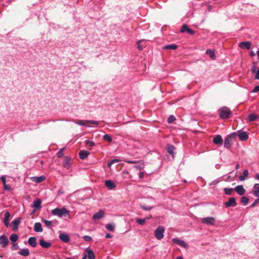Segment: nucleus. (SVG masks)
I'll list each match as a JSON object with an SVG mask.
<instances>
[{
    "label": "nucleus",
    "instance_id": "f257e3e1",
    "mask_svg": "<svg viewBox=\"0 0 259 259\" xmlns=\"http://www.w3.org/2000/svg\"><path fill=\"white\" fill-rule=\"evenodd\" d=\"M51 213L53 215L57 216L59 218L62 217H66L69 215V211L67 210L65 207L62 208H56L51 210Z\"/></svg>",
    "mask_w": 259,
    "mask_h": 259
},
{
    "label": "nucleus",
    "instance_id": "f03ea898",
    "mask_svg": "<svg viewBox=\"0 0 259 259\" xmlns=\"http://www.w3.org/2000/svg\"><path fill=\"white\" fill-rule=\"evenodd\" d=\"M220 116L222 118H228L231 114V110L226 107H221L219 110Z\"/></svg>",
    "mask_w": 259,
    "mask_h": 259
},
{
    "label": "nucleus",
    "instance_id": "7ed1b4c3",
    "mask_svg": "<svg viewBox=\"0 0 259 259\" xmlns=\"http://www.w3.org/2000/svg\"><path fill=\"white\" fill-rule=\"evenodd\" d=\"M164 230L163 227L161 226H158L156 229L154 231V235L158 240H161L163 238Z\"/></svg>",
    "mask_w": 259,
    "mask_h": 259
},
{
    "label": "nucleus",
    "instance_id": "20e7f679",
    "mask_svg": "<svg viewBox=\"0 0 259 259\" xmlns=\"http://www.w3.org/2000/svg\"><path fill=\"white\" fill-rule=\"evenodd\" d=\"M201 222L207 225H213L215 222V219L213 217H206L202 219Z\"/></svg>",
    "mask_w": 259,
    "mask_h": 259
},
{
    "label": "nucleus",
    "instance_id": "39448f33",
    "mask_svg": "<svg viewBox=\"0 0 259 259\" xmlns=\"http://www.w3.org/2000/svg\"><path fill=\"white\" fill-rule=\"evenodd\" d=\"M181 32L184 33L185 32H187L188 34H190L191 35H193L195 33L194 31H193L192 29L189 28L187 25L184 24L182 26V28L180 30Z\"/></svg>",
    "mask_w": 259,
    "mask_h": 259
},
{
    "label": "nucleus",
    "instance_id": "423d86ee",
    "mask_svg": "<svg viewBox=\"0 0 259 259\" xmlns=\"http://www.w3.org/2000/svg\"><path fill=\"white\" fill-rule=\"evenodd\" d=\"M225 205L226 207H229L231 206H235L237 205V203L235 198L234 197H231L229 199L228 201L225 203Z\"/></svg>",
    "mask_w": 259,
    "mask_h": 259
},
{
    "label": "nucleus",
    "instance_id": "0eeeda50",
    "mask_svg": "<svg viewBox=\"0 0 259 259\" xmlns=\"http://www.w3.org/2000/svg\"><path fill=\"white\" fill-rule=\"evenodd\" d=\"M172 241L174 243L178 244L179 245L184 248H188V245L186 243V242L182 240L179 239L178 238H173L172 239Z\"/></svg>",
    "mask_w": 259,
    "mask_h": 259
},
{
    "label": "nucleus",
    "instance_id": "6e6552de",
    "mask_svg": "<svg viewBox=\"0 0 259 259\" xmlns=\"http://www.w3.org/2000/svg\"><path fill=\"white\" fill-rule=\"evenodd\" d=\"M21 218L19 217L15 219L12 222V227L13 230L16 231L18 229V226L21 223Z\"/></svg>",
    "mask_w": 259,
    "mask_h": 259
},
{
    "label": "nucleus",
    "instance_id": "1a4fd4ad",
    "mask_svg": "<svg viewBox=\"0 0 259 259\" xmlns=\"http://www.w3.org/2000/svg\"><path fill=\"white\" fill-rule=\"evenodd\" d=\"M232 135L228 136L225 140L224 146L227 148H229L232 144V139L233 138Z\"/></svg>",
    "mask_w": 259,
    "mask_h": 259
},
{
    "label": "nucleus",
    "instance_id": "9d476101",
    "mask_svg": "<svg viewBox=\"0 0 259 259\" xmlns=\"http://www.w3.org/2000/svg\"><path fill=\"white\" fill-rule=\"evenodd\" d=\"M59 238L62 241L65 243H68L70 241L69 236L65 233H60L59 234Z\"/></svg>",
    "mask_w": 259,
    "mask_h": 259
},
{
    "label": "nucleus",
    "instance_id": "9b49d317",
    "mask_svg": "<svg viewBox=\"0 0 259 259\" xmlns=\"http://www.w3.org/2000/svg\"><path fill=\"white\" fill-rule=\"evenodd\" d=\"M9 240L8 238L4 235L0 236V245L2 247H5L8 244Z\"/></svg>",
    "mask_w": 259,
    "mask_h": 259
},
{
    "label": "nucleus",
    "instance_id": "f8f14e48",
    "mask_svg": "<svg viewBox=\"0 0 259 259\" xmlns=\"http://www.w3.org/2000/svg\"><path fill=\"white\" fill-rule=\"evenodd\" d=\"M234 190L240 195H243L245 193V189L242 185H238L234 188Z\"/></svg>",
    "mask_w": 259,
    "mask_h": 259
},
{
    "label": "nucleus",
    "instance_id": "ddd939ff",
    "mask_svg": "<svg viewBox=\"0 0 259 259\" xmlns=\"http://www.w3.org/2000/svg\"><path fill=\"white\" fill-rule=\"evenodd\" d=\"M104 215V212L103 210H100L98 212L95 213L93 217L94 220H98L101 219Z\"/></svg>",
    "mask_w": 259,
    "mask_h": 259
},
{
    "label": "nucleus",
    "instance_id": "4468645a",
    "mask_svg": "<svg viewBox=\"0 0 259 259\" xmlns=\"http://www.w3.org/2000/svg\"><path fill=\"white\" fill-rule=\"evenodd\" d=\"M30 179L33 182L39 183L45 181L46 179V177L44 176H41L40 177H31Z\"/></svg>",
    "mask_w": 259,
    "mask_h": 259
},
{
    "label": "nucleus",
    "instance_id": "2eb2a0df",
    "mask_svg": "<svg viewBox=\"0 0 259 259\" xmlns=\"http://www.w3.org/2000/svg\"><path fill=\"white\" fill-rule=\"evenodd\" d=\"M72 165V160L71 159L68 157L66 156L64 159V162L63 165L65 168H69Z\"/></svg>",
    "mask_w": 259,
    "mask_h": 259
},
{
    "label": "nucleus",
    "instance_id": "dca6fc26",
    "mask_svg": "<svg viewBox=\"0 0 259 259\" xmlns=\"http://www.w3.org/2000/svg\"><path fill=\"white\" fill-rule=\"evenodd\" d=\"M41 201L40 199H37L33 202L32 207L34 208V211L41 207Z\"/></svg>",
    "mask_w": 259,
    "mask_h": 259
},
{
    "label": "nucleus",
    "instance_id": "f3484780",
    "mask_svg": "<svg viewBox=\"0 0 259 259\" xmlns=\"http://www.w3.org/2000/svg\"><path fill=\"white\" fill-rule=\"evenodd\" d=\"M238 136L239 139L243 141H246L248 139V135L246 132L242 131L240 132L238 134Z\"/></svg>",
    "mask_w": 259,
    "mask_h": 259
},
{
    "label": "nucleus",
    "instance_id": "a211bd4d",
    "mask_svg": "<svg viewBox=\"0 0 259 259\" xmlns=\"http://www.w3.org/2000/svg\"><path fill=\"white\" fill-rule=\"evenodd\" d=\"M241 49H250L251 43L249 41L241 42L238 45Z\"/></svg>",
    "mask_w": 259,
    "mask_h": 259
},
{
    "label": "nucleus",
    "instance_id": "6ab92c4d",
    "mask_svg": "<svg viewBox=\"0 0 259 259\" xmlns=\"http://www.w3.org/2000/svg\"><path fill=\"white\" fill-rule=\"evenodd\" d=\"M10 213L9 211L5 212L4 223L7 227H8L9 226V220L10 219Z\"/></svg>",
    "mask_w": 259,
    "mask_h": 259
},
{
    "label": "nucleus",
    "instance_id": "aec40b11",
    "mask_svg": "<svg viewBox=\"0 0 259 259\" xmlns=\"http://www.w3.org/2000/svg\"><path fill=\"white\" fill-rule=\"evenodd\" d=\"M105 186L110 190H112L116 187V185L111 180H106L105 181Z\"/></svg>",
    "mask_w": 259,
    "mask_h": 259
},
{
    "label": "nucleus",
    "instance_id": "412c9836",
    "mask_svg": "<svg viewBox=\"0 0 259 259\" xmlns=\"http://www.w3.org/2000/svg\"><path fill=\"white\" fill-rule=\"evenodd\" d=\"M252 192L254 196H259V184L256 183L254 185Z\"/></svg>",
    "mask_w": 259,
    "mask_h": 259
},
{
    "label": "nucleus",
    "instance_id": "4be33fe9",
    "mask_svg": "<svg viewBox=\"0 0 259 259\" xmlns=\"http://www.w3.org/2000/svg\"><path fill=\"white\" fill-rule=\"evenodd\" d=\"M39 244L41 247L45 248H48L51 246V243L50 242H46L44 239H40L39 240Z\"/></svg>",
    "mask_w": 259,
    "mask_h": 259
},
{
    "label": "nucleus",
    "instance_id": "5701e85b",
    "mask_svg": "<svg viewBox=\"0 0 259 259\" xmlns=\"http://www.w3.org/2000/svg\"><path fill=\"white\" fill-rule=\"evenodd\" d=\"M34 230L36 232H41L43 231L41 224L40 223H35L34 225Z\"/></svg>",
    "mask_w": 259,
    "mask_h": 259
},
{
    "label": "nucleus",
    "instance_id": "b1692460",
    "mask_svg": "<svg viewBox=\"0 0 259 259\" xmlns=\"http://www.w3.org/2000/svg\"><path fill=\"white\" fill-rule=\"evenodd\" d=\"M213 142L217 145H222L223 140L220 135L216 136L213 139Z\"/></svg>",
    "mask_w": 259,
    "mask_h": 259
},
{
    "label": "nucleus",
    "instance_id": "393cba45",
    "mask_svg": "<svg viewBox=\"0 0 259 259\" xmlns=\"http://www.w3.org/2000/svg\"><path fill=\"white\" fill-rule=\"evenodd\" d=\"M89 154L90 152L87 150H81L79 153V157L81 159L86 158Z\"/></svg>",
    "mask_w": 259,
    "mask_h": 259
},
{
    "label": "nucleus",
    "instance_id": "a878e982",
    "mask_svg": "<svg viewBox=\"0 0 259 259\" xmlns=\"http://www.w3.org/2000/svg\"><path fill=\"white\" fill-rule=\"evenodd\" d=\"M205 54L208 55L211 60H214L215 59L214 50H206Z\"/></svg>",
    "mask_w": 259,
    "mask_h": 259
},
{
    "label": "nucleus",
    "instance_id": "bb28decb",
    "mask_svg": "<svg viewBox=\"0 0 259 259\" xmlns=\"http://www.w3.org/2000/svg\"><path fill=\"white\" fill-rule=\"evenodd\" d=\"M36 238L34 237H30L28 240V244L32 247H35L36 246L37 242Z\"/></svg>",
    "mask_w": 259,
    "mask_h": 259
},
{
    "label": "nucleus",
    "instance_id": "cd10ccee",
    "mask_svg": "<svg viewBox=\"0 0 259 259\" xmlns=\"http://www.w3.org/2000/svg\"><path fill=\"white\" fill-rule=\"evenodd\" d=\"M138 44V49H142V48H145L148 46V45L146 44L147 43V41H146L144 40H141L139 41H137ZM149 43V42H148Z\"/></svg>",
    "mask_w": 259,
    "mask_h": 259
},
{
    "label": "nucleus",
    "instance_id": "c85d7f7f",
    "mask_svg": "<svg viewBox=\"0 0 259 259\" xmlns=\"http://www.w3.org/2000/svg\"><path fill=\"white\" fill-rule=\"evenodd\" d=\"M18 254L23 256H27L29 254V250L28 248L22 249L18 252Z\"/></svg>",
    "mask_w": 259,
    "mask_h": 259
},
{
    "label": "nucleus",
    "instance_id": "c756f323",
    "mask_svg": "<svg viewBox=\"0 0 259 259\" xmlns=\"http://www.w3.org/2000/svg\"><path fill=\"white\" fill-rule=\"evenodd\" d=\"M249 172L247 169H245L243 171V175L242 176H240L239 177V180L240 181H243L245 180L246 178H247L248 176Z\"/></svg>",
    "mask_w": 259,
    "mask_h": 259
},
{
    "label": "nucleus",
    "instance_id": "7c9ffc66",
    "mask_svg": "<svg viewBox=\"0 0 259 259\" xmlns=\"http://www.w3.org/2000/svg\"><path fill=\"white\" fill-rule=\"evenodd\" d=\"M88 252V256L89 259H95V255L93 251L89 248L86 250Z\"/></svg>",
    "mask_w": 259,
    "mask_h": 259
},
{
    "label": "nucleus",
    "instance_id": "2f4dec72",
    "mask_svg": "<svg viewBox=\"0 0 259 259\" xmlns=\"http://www.w3.org/2000/svg\"><path fill=\"white\" fill-rule=\"evenodd\" d=\"M87 120H77V121H75V123L76 124L80 125H84V126L89 127V125L88 124V123L87 122Z\"/></svg>",
    "mask_w": 259,
    "mask_h": 259
},
{
    "label": "nucleus",
    "instance_id": "473e14b6",
    "mask_svg": "<svg viewBox=\"0 0 259 259\" xmlns=\"http://www.w3.org/2000/svg\"><path fill=\"white\" fill-rule=\"evenodd\" d=\"M175 149V147L173 145H168L167 146V150L168 152L171 155L174 154Z\"/></svg>",
    "mask_w": 259,
    "mask_h": 259
},
{
    "label": "nucleus",
    "instance_id": "72a5a7b5",
    "mask_svg": "<svg viewBox=\"0 0 259 259\" xmlns=\"http://www.w3.org/2000/svg\"><path fill=\"white\" fill-rule=\"evenodd\" d=\"M115 225L114 224H108L106 225L105 227L106 228L110 231H113L115 229Z\"/></svg>",
    "mask_w": 259,
    "mask_h": 259
},
{
    "label": "nucleus",
    "instance_id": "f704fd0d",
    "mask_svg": "<svg viewBox=\"0 0 259 259\" xmlns=\"http://www.w3.org/2000/svg\"><path fill=\"white\" fill-rule=\"evenodd\" d=\"M241 202L243 205H246L249 202V198L247 197L243 196L241 198Z\"/></svg>",
    "mask_w": 259,
    "mask_h": 259
},
{
    "label": "nucleus",
    "instance_id": "c9c22d12",
    "mask_svg": "<svg viewBox=\"0 0 259 259\" xmlns=\"http://www.w3.org/2000/svg\"><path fill=\"white\" fill-rule=\"evenodd\" d=\"M257 118H258V116L256 115H255V114H253V113L250 114L248 116V120L250 121H254L255 119H256Z\"/></svg>",
    "mask_w": 259,
    "mask_h": 259
},
{
    "label": "nucleus",
    "instance_id": "e433bc0d",
    "mask_svg": "<svg viewBox=\"0 0 259 259\" xmlns=\"http://www.w3.org/2000/svg\"><path fill=\"white\" fill-rule=\"evenodd\" d=\"M178 46L176 44L166 45L162 47V49H177Z\"/></svg>",
    "mask_w": 259,
    "mask_h": 259
},
{
    "label": "nucleus",
    "instance_id": "4c0bfd02",
    "mask_svg": "<svg viewBox=\"0 0 259 259\" xmlns=\"http://www.w3.org/2000/svg\"><path fill=\"white\" fill-rule=\"evenodd\" d=\"M224 191L226 195H230L232 194V193L233 191V189L225 188H224Z\"/></svg>",
    "mask_w": 259,
    "mask_h": 259
},
{
    "label": "nucleus",
    "instance_id": "58836bf2",
    "mask_svg": "<svg viewBox=\"0 0 259 259\" xmlns=\"http://www.w3.org/2000/svg\"><path fill=\"white\" fill-rule=\"evenodd\" d=\"M10 240L13 242H15L16 241H17L18 239V236L17 234H12L11 236H10Z\"/></svg>",
    "mask_w": 259,
    "mask_h": 259
},
{
    "label": "nucleus",
    "instance_id": "ea45409f",
    "mask_svg": "<svg viewBox=\"0 0 259 259\" xmlns=\"http://www.w3.org/2000/svg\"><path fill=\"white\" fill-rule=\"evenodd\" d=\"M103 138L105 141H106L108 142H111L112 140V138L111 136H110L109 135H105L103 136Z\"/></svg>",
    "mask_w": 259,
    "mask_h": 259
},
{
    "label": "nucleus",
    "instance_id": "a19ab883",
    "mask_svg": "<svg viewBox=\"0 0 259 259\" xmlns=\"http://www.w3.org/2000/svg\"><path fill=\"white\" fill-rule=\"evenodd\" d=\"M42 221L45 223L46 226L48 228H51L52 227V222L51 221H47L46 220H44Z\"/></svg>",
    "mask_w": 259,
    "mask_h": 259
},
{
    "label": "nucleus",
    "instance_id": "79ce46f5",
    "mask_svg": "<svg viewBox=\"0 0 259 259\" xmlns=\"http://www.w3.org/2000/svg\"><path fill=\"white\" fill-rule=\"evenodd\" d=\"M146 219H136L137 222L139 225H144L145 224V223L146 222Z\"/></svg>",
    "mask_w": 259,
    "mask_h": 259
},
{
    "label": "nucleus",
    "instance_id": "37998d69",
    "mask_svg": "<svg viewBox=\"0 0 259 259\" xmlns=\"http://www.w3.org/2000/svg\"><path fill=\"white\" fill-rule=\"evenodd\" d=\"M134 167L138 169H141L144 167V163L143 162H141L140 163L136 164Z\"/></svg>",
    "mask_w": 259,
    "mask_h": 259
},
{
    "label": "nucleus",
    "instance_id": "c03bdc74",
    "mask_svg": "<svg viewBox=\"0 0 259 259\" xmlns=\"http://www.w3.org/2000/svg\"><path fill=\"white\" fill-rule=\"evenodd\" d=\"M65 150V148L61 149L57 153V155L58 157H62L63 156V152Z\"/></svg>",
    "mask_w": 259,
    "mask_h": 259
},
{
    "label": "nucleus",
    "instance_id": "a18cd8bd",
    "mask_svg": "<svg viewBox=\"0 0 259 259\" xmlns=\"http://www.w3.org/2000/svg\"><path fill=\"white\" fill-rule=\"evenodd\" d=\"M176 119L175 117L173 115H170L167 119V122L169 123L172 122Z\"/></svg>",
    "mask_w": 259,
    "mask_h": 259
},
{
    "label": "nucleus",
    "instance_id": "49530a36",
    "mask_svg": "<svg viewBox=\"0 0 259 259\" xmlns=\"http://www.w3.org/2000/svg\"><path fill=\"white\" fill-rule=\"evenodd\" d=\"M4 190L8 191H11L12 190L11 186L10 185L5 184L4 185Z\"/></svg>",
    "mask_w": 259,
    "mask_h": 259
},
{
    "label": "nucleus",
    "instance_id": "de8ad7c7",
    "mask_svg": "<svg viewBox=\"0 0 259 259\" xmlns=\"http://www.w3.org/2000/svg\"><path fill=\"white\" fill-rule=\"evenodd\" d=\"M86 144L87 146H89L90 147H92L95 145L94 142L93 141H86Z\"/></svg>",
    "mask_w": 259,
    "mask_h": 259
},
{
    "label": "nucleus",
    "instance_id": "09e8293b",
    "mask_svg": "<svg viewBox=\"0 0 259 259\" xmlns=\"http://www.w3.org/2000/svg\"><path fill=\"white\" fill-rule=\"evenodd\" d=\"M83 238L84 240L85 241H90L92 240V238L91 237H90L89 236H87V235L84 236Z\"/></svg>",
    "mask_w": 259,
    "mask_h": 259
},
{
    "label": "nucleus",
    "instance_id": "8fccbe9b",
    "mask_svg": "<svg viewBox=\"0 0 259 259\" xmlns=\"http://www.w3.org/2000/svg\"><path fill=\"white\" fill-rule=\"evenodd\" d=\"M87 122L88 123H91L95 125H98L99 124V121H95V120H87Z\"/></svg>",
    "mask_w": 259,
    "mask_h": 259
},
{
    "label": "nucleus",
    "instance_id": "3c124183",
    "mask_svg": "<svg viewBox=\"0 0 259 259\" xmlns=\"http://www.w3.org/2000/svg\"><path fill=\"white\" fill-rule=\"evenodd\" d=\"M1 181L3 184V185H5V184H6V177L5 176H2L1 177Z\"/></svg>",
    "mask_w": 259,
    "mask_h": 259
},
{
    "label": "nucleus",
    "instance_id": "603ef678",
    "mask_svg": "<svg viewBox=\"0 0 259 259\" xmlns=\"http://www.w3.org/2000/svg\"><path fill=\"white\" fill-rule=\"evenodd\" d=\"M259 203V199L257 198L255 200L253 203L251 204V207H254L256 204Z\"/></svg>",
    "mask_w": 259,
    "mask_h": 259
},
{
    "label": "nucleus",
    "instance_id": "864d4df0",
    "mask_svg": "<svg viewBox=\"0 0 259 259\" xmlns=\"http://www.w3.org/2000/svg\"><path fill=\"white\" fill-rule=\"evenodd\" d=\"M259 92V85H257L254 87V89L252 91V92L253 93H256Z\"/></svg>",
    "mask_w": 259,
    "mask_h": 259
},
{
    "label": "nucleus",
    "instance_id": "5fc2aeb1",
    "mask_svg": "<svg viewBox=\"0 0 259 259\" xmlns=\"http://www.w3.org/2000/svg\"><path fill=\"white\" fill-rule=\"evenodd\" d=\"M125 162L128 163H131V164H135V163H136V161H134V160H125Z\"/></svg>",
    "mask_w": 259,
    "mask_h": 259
},
{
    "label": "nucleus",
    "instance_id": "6e6d98bb",
    "mask_svg": "<svg viewBox=\"0 0 259 259\" xmlns=\"http://www.w3.org/2000/svg\"><path fill=\"white\" fill-rule=\"evenodd\" d=\"M18 248V244L14 243L13 244V246H12V249H14V250H16V249H17Z\"/></svg>",
    "mask_w": 259,
    "mask_h": 259
},
{
    "label": "nucleus",
    "instance_id": "4d7b16f0",
    "mask_svg": "<svg viewBox=\"0 0 259 259\" xmlns=\"http://www.w3.org/2000/svg\"><path fill=\"white\" fill-rule=\"evenodd\" d=\"M255 79H259V68L257 69V71L256 73V75L255 76Z\"/></svg>",
    "mask_w": 259,
    "mask_h": 259
},
{
    "label": "nucleus",
    "instance_id": "13d9d810",
    "mask_svg": "<svg viewBox=\"0 0 259 259\" xmlns=\"http://www.w3.org/2000/svg\"><path fill=\"white\" fill-rule=\"evenodd\" d=\"M152 207H146V206H143L142 208L146 210H150L152 209Z\"/></svg>",
    "mask_w": 259,
    "mask_h": 259
},
{
    "label": "nucleus",
    "instance_id": "bf43d9fd",
    "mask_svg": "<svg viewBox=\"0 0 259 259\" xmlns=\"http://www.w3.org/2000/svg\"><path fill=\"white\" fill-rule=\"evenodd\" d=\"M219 182V181L218 180H214L210 184V185H216V184H218Z\"/></svg>",
    "mask_w": 259,
    "mask_h": 259
},
{
    "label": "nucleus",
    "instance_id": "052dcab7",
    "mask_svg": "<svg viewBox=\"0 0 259 259\" xmlns=\"http://www.w3.org/2000/svg\"><path fill=\"white\" fill-rule=\"evenodd\" d=\"M144 174L143 172H141L140 174V175H139V177L140 179H143L144 178Z\"/></svg>",
    "mask_w": 259,
    "mask_h": 259
},
{
    "label": "nucleus",
    "instance_id": "680f3d73",
    "mask_svg": "<svg viewBox=\"0 0 259 259\" xmlns=\"http://www.w3.org/2000/svg\"><path fill=\"white\" fill-rule=\"evenodd\" d=\"M105 237L107 238H111L112 236L110 234L108 233V234H106Z\"/></svg>",
    "mask_w": 259,
    "mask_h": 259
},
{
    "label": "nucleus",
    "instance_id": "e2e57ef3",
    "mask_svg": "<svg viewBox=\"0 0 259 259\" xmlns=\"http://www.w3.org/2000/svg\"><path fill=\"white\" fill-rule=\"evenodd\" d=\"M113 163V162L112 161H110L108 163L107 165L108 167H110Z\"/></svg>",
    "mask_w": 259,
    "mask_h": 259
},
{
    "label": "nucleus",
    "instance_id": "0e129e2a",
    "mask_svg": "<svg viewBox=\"0 0 259 259\" xmlns=\"http://www.w3.org/2000/svg\"><path fill=\"white\" fill-rule=\"evenodd\" d=\"M255 179L259 181V174L256 175Z\"/></svg>",
    "mask_w": 259,
    "mask_h": 259
},
{
    "label": "nucleus",
    "instance_id": "69168bd1",
    "mask_svg": "<svg viewBox=\"0 0 259 259\" xmlns=\"http://www.w3.org/2000/svg\"><path fill=\"white\" fill-rule=\"evenodd\" d=\"M239 167H240V165L239 164H237L236 165L235 168H236V169H239Z\"/></svg>",
    "mask_w": 259,
    "mask_h": 259
},
{
    "label": "nucleus",
    "instance_id": "338daca9",
    "mask_svg": "<svg viewBox=\"0 0 259 259\" xmlns=\"http://www.w3.org/2000/svg\"><path fill=\"white\" fill-rule=\"evenodd\" d=\"M152 218L151 215H149V216H147L145 219H146V220L150 219Z\"/></svg>",
    "mask_w": 259,
    "mask_h": 259
},
{
    "label": "nucleus",
    "instance_id": "774afa93",
    "mask_svg": "<svg viewBox=\"0 0 259 259\" xmlns=\"http://www.w3.org/2000/svg\"><path fill=\"white\" fill-rule=\"evenodd\" d=\"M82 259H87V255L85 254H83Z\"/></svg>",
    "mask_w": 259,
    "mask_h": 259
}]
</instances>
